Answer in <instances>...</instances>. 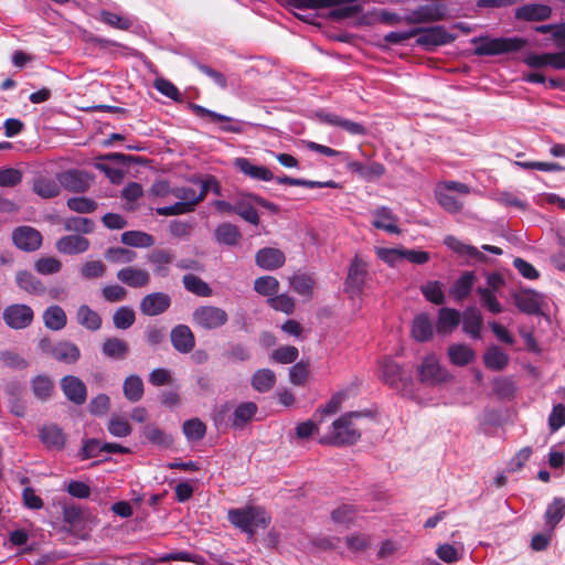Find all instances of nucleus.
<instances>
[{
  "label": "nucleus",
  "mask_w": 565,
  "mask_h": 565,
  "mask_svg": "<svg viewBox=\"0 0 565 565\" xmlns=\"http://www.w3.org/2000/svg\"><path fill=\"white\" fill-rule=\"evenodd\" d=\"M106 259L116 264H130L137 258L136 252L124 247H111L105 253Z\"/></svg>",
  "instance_id": "680f3d73"
},
{
  "label": "nucleus",
  "mask_w": 565,
  "mask_h": 565,
  "mask_svg": "<svg viewBox=\"0 0 565 565\" xmlns=\"http://www.w3.org/2000/svg\"><path fill=\"white\" fill-rule=\"evenodd\" d=\"M445 17V10L438 4H425L414 10H409L404 17L403 21L407 24H420L440 21Z\"/></svg>",
  "instance_id": "9b49d317"
},
{
  "label": "nucleus",
  "mask_w": 565,
  "mask_h": 565,
  "mask_svg": "<svg viewBox=\"0 0 565 565\" xmlns=\"http://www.w3.org/2000/svg\"><path fill=\"white\" fill-rule=\"evenodd\" d=\"M554 39L557 41V46L562 50L556 53H550L548 66L555 70H565V26L554 32Z\"/></svg>",
  "instance_id": "603ef678"
},
{
  "label": "nucleus",
  "mask_w": 565,
  "mask_h": 565,
  "mask_svg": "<svg viewBox=\"0 0 565 565\" xmlns=\"http://www.w3.org/2000/svg\"><path fill=\"white\" fill-rule=\"evenodd\" d=\"M116 277L121 284L134 289L145 288L151 280L148 270L136 266H127L119 269Z\"/></svg>",
  "instance_id": "a211bd4d"
},
{
  "label": "nucleus",
  "mask_w": 565,
  "mask_h": 565,
  "mask_svg": "<svg viewBox=\"0 0 565 565\" xmlns=\"http://www.w3.org/2000/svg\"><path fill=\"white\" fill-rule=\"evenodd\" d=\"M254 289L263 296H273L279 289V282L275 277L263 276L255 280Z\"/></svg>",
  "instance_id": "338daca9"
},
{
  "label": "nucleus",
  "mask_w": 565,
  "mask_h": 565,
  "mask_svg": "<svg viewBox=\"0 0 565 565\" xmlns=\"http://www.w3.org/2000/svg\"><path fill=\"white\" fill-rule=\"evenodd\" d=\"M475 54L479 56H493L511 52H518L526 45V40L513 38H479L473 39Z\"/></svg>",
  "instance_id": "39448f33"
},
{
  "label": "nucleus",
  "mask_w": 565,
  "mask_h": 565,
  "mask_svg": "<svg viewBox=\"0 0 565 565\" xmlns=\"http://www.w3.org/2000/svg\"><path fill=\"white\" fill-rule=\"evenodd\" d=\"M230 522L253 537L258 529H265L269 524L267 513L259 507L232 509L228 511Z\"/></svg>",
  "instance_id": "7ed1b4c3"
},
{
  "label": "nucleus",
  "mask_w": 565,
  "mask_h": 565,
  "mask_svg": "<svg viewBox=\"0 0 565 565\" xmlns=\"http://www.w3.org/2000/svg\"><path fill=\"white\" fill-rule=\"evenodd\" d=\"M171 306V298L166 292H152L145 296L140 301V311L148 317L159 316L166 312Z\"/></svg>",
  "instance_id": "f3484780"
},
{
  "label": "nucleus",
  "mask_w": 565,
  "mask_h": 565,
  "mask_svg": "<svg viewBox=\"0 0 565 565\" xmlns=\"http://www.w3.org/2000/svg\"><path fill=\"white\" fill-rule=\"evenodd\" d=\"M434 334L433 321L427 313L416 316L412 323V335L418 342H426Z\"/></svg>",
  "instance_id": "7c9ffc66"
},
{
  "label": "nucleus",
  "mask_w": 565,
  "mask_h": 565,
  "mask_svg": "<svg viewBox=\"0 0 565 565\" xmlns=\"http://www.w3.org/2000/svg\"><path fill=\"white\" fill-rule=\"evenodd\" d=\"M142 436L156 446L168 448L173 444V438L154 424L143 426Z\"/></svg>",
  "instance_id": "a18cd8bd"
},
{
  "label": "nucleus",
  "mask_w": 565,
  "mask_h": 565,
  "mask_svg": "<svg viewBox=\"0 0 565 565\" xmlns=\"http://www.w3.org/2000/svg\"><path fill=\"white\" fill-rule=\"evenodd\" d=\"M358 512L354 507L342 504L332 511L331 518L339 525L349 526L354 523Z\"/></svg>",
  "instance_id": "13d9d810"
},
{
  "label": "nucleus",
  "mask_w": 565,
  "mask_h": 565,
  "mask_svg": "<svg viewBox=\"0 0 565 565\" xmlns=\"http://www.w3.org/2000/svg\"><path fill=\"white\" fill-rule=\"evenodd\" d=\"M60 182L45 177L36 178L33 182V191L41 198L52 199L60 194Z\"/></svg>",
  "instance_id": "de8ad7c7"
},
{
  "label": "nucleus",
  "mask_w": 565,
  "mask_h": 565,
  "mask_svg": "<svg viewBox=\"0 0 565 565\" xmlns=\"http://www.w3.org/2000/svg\"><path fill=\"white\" fill-rule=\"evenodd\" d=\"M514 303L521 312L539 315L542 309L543 295L533 289L522 290L514 295Z\"/></svg>",
  "instance_id": "aec40b11"
},
{
  "label": "nucleus",
  "mask_w": 565,
  "mask_h": 565,
  "mask_svg": "<svg viewBox=\"0 0 565 565\" xmlns=\"http://www.w3.org/2000/svg\"><path fill=\"white\" fill-rule=\"evenodd\" d=\"M44 326L52 331H60L65 328L67 317L64 309L57 305L47 307L43 312Z\"/></svg>",
  "instance_id": "2f4dec72"
},
{
  "label": "nucleus",
  "mask_w": 565,
  "mask_h": 565,
  "mask_svg": "<svg viewBox=\"0 0 565 565\" xmlns=\"http://www.w3.org/2000/svg\"><path fill=\"white\" fill-rule=\"evenodd\" d=\"M153 268V274L159 277L169 275V266L174 260V254L169 249L156 248L147 257Z\"/></svg>",
  "instance_id": "a878e982"
},
{
  "label": "nucleus",
  "mask_w": 565,
  "mask_h": 565,
  "mask_svg": "<svg viewBox=\"0 0 565 565\" xmlns=\"http://www.w3.org/2000/svg\"><path fill=\"white\" fill-rule=\"evenodd\" d=\"M250 383L255 391L266 393L275 386L276 375L269 369H260L253 374Z\"/></svg>",
  "instance_id": "c03bdc74"
},
{
  "label": "nucleus",
  "mask_w": 565,
  "mask_h": 565,
  "mask_svg": "<svg viewBox=\"0 0 565 565\" xmlns=\"http://www.w3.org/2000/svg\"><path fill=\"white\" fill-rule=\"evenodd\" d=\"M170 340L173 349L181 353L188 354L195 347V337L191 328L186 324H177L170 332Z\"/></svg>",
  "instance_id": "2eb2a0df"
},
{
  "label": "nucleus",
  "mask_w": 565,
  "mask_h": 565,
  "mask_svg": "<svg viewBox=\"0 0 565 565\" xmlns=\"http://www.w3.org/2000/svg\"><path fill=\"white\" fill-rule=\"evenodd\" d=\"M255 262L263 269L275 270L285 264L286 256L278 248L265 247L256 253Z\"/></svg>",
  "instance_id": "4be33fe9"
},
{
  "label": "nucleus",
  "mask_w": 565,
  "mask_h": 565,
  "mask_svg": "<svg viewBox=\"0 0 565 565\" xmlns=\"http://www.w3.org/2000/svg\"><path fill=\"white\" fill-rule=\"evenodd\" d=\"M257 405L254 402H244L236 406L233 413L232 426L242 429L257 413Z\"/></svg>",
  "instance_id": "e433bc0d"
},
{
  "label": "nucleus",
  "mask_w": 565,
  "mask_h": 565,
  "mask_svg": "<svg viewBox=\"0 0 565 565\" xmlns=\"http://www.w3.org/2000/svg\"><path fill=\"white\" fill-rule=\"evenodd\" d=\"M482 317L476 307H468L462 313V329L473 339H480Z\"/></svg>",
  "instance_id": "473e14b6"
},
{
  "label": "nucleus",
  "mask_w": 565,
  "mask_h": 565,
  "mask_svg": "<svg viewBox=\"0 0 565 565\" xmlns=\"http://www.w3.org/2000/svg\"><path fill=\"white\" fill-rule=\"evenodd\" d=\"M366 276V264L359 256H355L350 264L344 288L351 298L362 294Z\"/></svg>",
  "instance_id": "9d476101"
},
{
  "label": "nucleus",
  "mask_w": 565,
  "mask_h": 565,
  "mask_svg": "<svg viewBox=\"0 0 565 565\" xmlns=\"http://www.w3.org/2000/svg\"><path fill=\"white\" fill-rule=\"evenodd\" d=\"M360 417L361 413L359 412H349L343 414L332 423L331 433L327 437L322 438L321 443L333 446L355 444L360 439L361 434L359 429L353 426V419Z\"/></svg>",
  "instance_id": "20e7f679"
},
{
  "label": "nucleus",
  "mask_w": 565,
  "mask_h": 565,
  "mask_svg": "<svg viewBox=\"0 0 565 565\" xmlns=\"http://www.w3.org/2000/svg\"><path fill=\"white\" fill-rule=\"evenodd\" d=\"M470 192L471 189L469 185L454 180L440 181L436 184L434 190L438 204L445 211L452 214L459 213L463 207V203L454 193L468 195Z\"/></svg>",
  "instance_id": "423d86ee"
},
{
  "label": "nucleus",
  "mask_w": 565,
  "mask_h": 565,
  "mask_svg": "<svg viewBox=\"0 0 565 565\" xmlns=\"http://www.w3.org/2000/svg\"><path fill=\"white\" fill-rule=\"evenodd\" d=\"M417 376L422 384L436 386L450 379L449 372L441 366L435 354L426 355L417 366Z\"/></svg>",
  "instance_id": "6e6552de"
},
{
  "label": "nucleus",
  "mask_w": 565,
  "mask_h": 565,
  "mask_svg": "<svg viewBox=\"0 0 565 565\" xmlns=\"http://www.w3.org/2000/svg\"><path fill=\"white\" fill-rule=\"evenodd\" d=\"M56 249L65 255H77L89 248V241L81 235H66L57 239Z\"/></svg>",
  "instance_id": "c85d7f7f"
},
{
  "label": "nucleus",
  "mask_w": 565,
  "mask_h": 565,
  "mask_svg": "<svg viewBox=\"0 0 565 565\" xmlns=\"http://www.w3.org/2000/svg\"><path fill=\"white\" fill-rule=\"evenodd\" d=\"M12 241L19 249L34 252L42 245V235L31 226H19L12 233Z\"/></svg>",
  "instance_id": "ddd939ff"
},
{
  "label": "nucleus",
  "mask_w": 565,
  "mask_h": 565,
  "mask_svg": "<svg viewBox=\"0 0 565 565\" xmlns=\"http://www.w3.org/2000/svg\"><path fill=\"white\" fill-rule=\"evenodd\" d=\"M136 321V313L131 307H119L114 316L113 322L116 329L126 330L130 328Z\"/></svg>",
  "instance_id": "4d7b16f0"
},
{
  "label": "nucleus",
  "mask_w": 565,
  "mask_h": 565,
  "mask_svg": "<svg viewBox=\"0 0 565 565\" xmlns=\"http://www.w3.org/2000/svg\"><path fill=\"white\" fill-rule=\"evenodd\" d=\"M64 227L70 232L89 234L94 231L95 224L90 218L73 216L65 220Z\"/></svg>",
  "instance_id": "bf43d9fd"
},
{
  "label": "nucleus",
  "mask_w": 565,
  "mask_h": 565,
  "mask_svg": "<svg viewBox=\"0 0 565 565\" xmlns=\"http://www.w3.org/2000/svg\"><path fill=\"white\" fill-rule=\"evenodd\" d=\"M15 279L18 286L29 294L42 295L45 291L43 282L30 271H18Z\"/></svg>",
  "instance_id": "a19ab883"
},
{
  "label": "nucleus",
  "mask_w": 565,
  "mask_h": 565,
  "mask_svg": "<svg viewBox=\"0 0 565 565\" xmlns=\"http://www.w3.org/2000/svg\"><path fill=\"white\" fill-rule=\"evenodd\" d=\"M121 243L132 247H150L154 244V237L141 231H127L121 234Z\"/></svg>",
  "instance_id": "3c124183"
},
{
  "label": "nucleus",
  "mask_w": 565,
  "mask_h": 565,
  "mask_svg": "<svg viewBox=\"0 0 565 565\" xmlns=\"http://www.w3.org/2000/svg\"><path fill=\"white\" fill-rule=\"evenodd\" d=\"M483 362L491 371H502L509 363V355L499 347L492 345L486 351Z\"/></svg>",
  "instance_id": "ea45409f"
},
{
  "label": "nucleus",
  "mask_w": 565,
  "mask_h": 565,
  "mask_svg": "<svg viewBox=\"0 0 565 565\" xmlns=\"http://www.w3.org/2000/svg\"><path fill=\"white\" fill-rule=\"evenodd\" d=\"M348 169L356 172L360 177L367 181L381 178L385 173V167L380 162L364 164L359 161H351L348 163Z\"/></svg>",
  "instance_id": "58836bf2"
},
{
  "label": "nucleus",
  "mask_w": 565,
  "mask_h": 565,
  "mask_svg": "<svg viewBox=\"0 0 565 565\" xmlns=\"http://www.w3.org/2000/svg\"><path fill=\"white\" fill-rule=\"evenodd\" d=\"M63 265L53 256L41 257L34 263V269L40 275H54L61 271Z\"/></svg>",
  "instance_id": "052dcab7"
},
{
  "label": "nucleus",
  "mask_w": 565,
  "mask_h": 565,
  "mask_svg": "<svg viewBox=\"0 0 565 565\" xmlns=\"http://www.w3.org/2000/svg\"><path fill=\"white\" fill-rule=\"evenodd\" d=\"M182 282L184 288L199 297H210L212 296V288L201 279L199 276L193 274H186L182 278Z\"/></svg>",
  "instance_id": "8fccbe9b"
},
{
  "label": "nucleus",
  "mask_w": 565,
  "mask_h": 565,
  "mask_svg": "<svg viewBox=\"0 0 565 565\" xmlns=\"http://www.w3.org/2000/svg\"><path fill=\"white\" fill-rule=\"evenodd\" d=\"M52 358L64 364H75L81 359V350L75 343L62 340L52 347Z\"/></svg>",
  "instance_id": "bb28decb"
},
{
  "label": "nucleus",
  "mask_w": 565,
  "mask_h": 565,
  "mask_svg": "<svg viewBox=\"0 0 565 565\" xmlns=\"http://www.w3.org/2000/svg\"><path fill=\"white\" fill-rule=\"evenodd\" d=\"M102 352L108 359L124 360L129 352V345L122 339L107 338L102 345Z\"/></svg>",
  "instance_id": "c9c22d12"
},
{
  "label": "nucleus",
  "mask_w": 565,
  "mask_h": 565,
  "mask_svg": "<svg viewBox=\"0 0 565 565\" xmlns=\"http://www.w3.org/2000/svg\"><path fill=\"white\" fill-rule=\"evenodd\" d=\"M419 29L420 31L417 33L418 38L416 43L427 49L445 45L451 43L455 40V38L449 32H447L443 25Z\"/></svg>",
  "instance_id": "f8f14e48"
},
{
  "label": "nucleus",
  "mask_w": 565,
  "mask_h": 565,
  "mask_svg": "<svg viewBox=\"0 0 565 565\" xmlns=\"http://www.w3.org/2000/svg\"><path fill=\"white\" fill-rule=\"evenodd\" d=\"M2 318L9 328L21 330L32 324L34 319V311L28 305L13 303L4 308Z\"/></svg>",
  "instance_id": "1a4fd4ad"
},
{
  "label": "nucleus",
  "mask_w": 565,
  "mask_h": 565,
  "mask_svg": "<svg viewBox=\"0 0 565 565\" xmlns=\"http://www.w3.org/2000/svg\"><path fill=\"white\" fill-rule=\"evenodd\" d=\"M382 381L394 388L406 385L402 366L391 358H384L379 363Z\"/></svg>",
  "instance_id": "dca6fc26"
},
{
  "label": "nucleus",
  "mask_w": 565,
  "mask_h": 565,
  "mask_svg": "<svg viewBox=\"0 0 565 565\" xmlns=\"http://www.w3.org/2000/svg\"><path fill=\"white\" fill-rule=\"evenodd\" d=\"M60 185L71 192H84L87 190L89 182L86 173L78 170H68L57 175Z\"/></svg>",
  "instance_id": "5701e85b"
},
{
  "label": "nucleus",
  "mask_w": 565,
  "mask_h": 565,
  "mask_svg": "<svg viewBox=\"0 0 565 565\" xmlns=\"http://www.w3.org/2000/svg\"><path fill=\"white\" fill-rule=\"evenodd\" d=\"M99 20L109 25L110 28L127 31L132 24L134 20L126 15H120L108 10H102L99 12Z\"/></svg>",
  "instance_id": "5fc2aeb1"
},
{
  "label": "nucleus",
  "mask_w": 565,
  "mask_h": 565,
  "mask_svg": "<svg viewBox=\"0 0 565 565\" xmlns=\"http://www.w3.org/2000/svg\"><path fill=\"white\" fill-rule=\"evenodd\" d=\"M108 431L119 438L127 437L131 434L132 428L127 419L119 417V416H113L109 419V423L107 425Z\"/></svg>",
  "instance_id": "774afa93"
},
{
  "label": "nucleus",
  "mask_w": 565,
  "mask_h": 565,
  "mask_svg": "<svg viewBox=\"0 0 565 565\" xmlns=\"http://www.w3.org/2000/svg\"><path fill=\"white\" fill-rule=\"evenodd\" d=\"M444 244L460 256H467L481 262L486 260V256L477 247L465 244L452 235L446 236Z\"/></svg>",
  "instance_id": "72a5a7b5"
},
{
  "label": "nucleus",
  "mask_w": 565,
  "mask_h": 565,
  "mask_svg": "<svg viewBox=\"0 0 565 565\" xmlns=\"http://www.w3.org/2000/svg\"><path fill=\"white\" fill-rule=\"evenodd\" d=\"M448 358L456 366H466L476 358V352L467 344L456 343L448 348Z\"/></svg>",
  "instance_id": "f704fd0d"
},
{
  "label": "nucleus",
  "mask_w": 565,
  "mask_h": 565,
  "mask_svg": "<svg viewBox=\"0 0 565 565\" xmlns=\"http://www.w3.org/2000/svg\"><path fill=\"white\" fill-rule=\"evenodd\" d=\"M125 397L132 403L139 402L143 396V382L139 375L127 376L122 384Z\"/></svg>",
  "instance_id": "49530a36"
},
{
  "label": "nucleus",
  "mask_w": 565,
  "mask_h": 565,
  "mask_svg": "<svg viewBox=\"0 0 565 565\" xmlns=\"http://www.w3.org/2000/svg\"><path fill=\"white\" fill-rule=\"evenodd\" d=\"M61 390L65 397L75 405H83L87 398L85 383L75 375H65L60 382Z\"/></svg>",
  "instance_id": "4468645a"
},
{
  "label": "nucleus",
  "mask_w": 565,
  "mask_h": 565,
  "mask_svg": "<svg viewBox=\"0 0 565 565\" xmlns=\"http://www.w3.org/2000/svg\"><path fill=\"white\" fill-rule=\"evenodd\" d=\"M31 388L38 399L46 401L53 393L54 383L46 375H38L32 379Z\"/></svg>",
  "instance_id": "864d4df0"
},
{
  "label": "nucleus",
  "mask_w": 565,
  "mask_h": 565,
  "mask_svg": "<svg viewBox=\"0 0 565 565\" xmlns=\"http://www.w3.org/2000/svg\"><path fill=\"white\" fill-rule=\"evenodd\" d=\"M227 321V312L216 306H199L192 312V323L204 331L221 329Z\"/></svg>",
  "instance_id": "0eeeda50"
},
{
  "label": "nucleus",
  "mask_w": 565,
  "mask_h": 565,
  "mask_svg": "<svg viewBox=\"0 0 565 565\" xmlns=\"http://www.w3.org/2000/svg\"><path fill=\"white\" fill-rule=\"evenodd\" d=\"M106 270L107 267L102 260H88L81 266L79 276L85 280L98 279L105 276Z\"/></svg>",
  "instance_id": "6e6d98bb"
},
{
  "label": "nucleus",
  "mask_w": 565,
  "mask_h": 565,
  "mask_svg": "<svg viewBox=\"0 0 565 565\" xmlns=\"http://www.w3.org/2000/svg\"><path fill=\"white\" fill-rule=\"evenodd\" d=\"M552 15V8L543 3H527L515 10V18L523 21H545Z\"/></svg>",
  "instance_id": "393cba45"
},
{
  "label": "nucleus",
  "mask_w": 565,
  "mask_h": 565,
  "mask_svg": "<svg viewBox=\"0 0 565 565\" xmlns=\"http://www.w3.org/2000/svg\"><path fill=\"white\" fill-rule=\"evenodd\" d=\"M286 3L299 10H319L333 8L329 15L333 20L353 17L359 11L358 0H285Z\"/></svg>",
  "instance_id": "f03ea898"
},
{
  "label": "nucleus",
  "mask_w": 565,
  "mask_h": 565,
  "mask_svg": "<svg viewBox=\"0 0 565 565\" xmlns=\"http://www.w3.org/2000/svg\"><path fill=\"white\" fill-rule=\"evenodd\" d=\"M476 280L473 271H465L451 286L449 292L455 300L461 301L468 297Z\"/></svg>",
  "instance_id": "4c0bfd02"
},
{
  "label": "nucleus",
  "mask_w": 565,
  "mask_h": 565,
  "mask_svg": "<svg viewBox=\"0 0 565 565\" xmlns=\"http://www.w3.org/2000/svg\"><path fill=\"white\" fill-rule=\"evenodd\" d=\"M318 117L320 120L327 125L339 127L353 136H365L367 134V129L361 122H356L350 119H345L339 115L332 113H318Z\"/></svg>",
  "instance_id": "412c9836"
},
{
  "label": "nucleus",
  "mask_w": 565,
  "mask_h": 565,
  "mask_svg": "<svg viewBox=\"0 0 565 565\" xmlns=\"http://www.w3.org/2000/svg\"><path fill=\"white\" fill-rule=\"evenodd\" d=\"M153 87L160 92L162 95L174 102L182 100V94L178 89V87L167 78H156L153 82Z\"/></svg>",
  "instance_id": "69168bd1"
},
{
  "label": "nucleus",
  "mask_w": 565,
  "mask_h": 565,
  "mask_svg": "<svg viewBox=\"0 0 565 565\" xmlns=\"http://www.w3.org/2000/svg\"><path fill=\"white\" fill-rule=\"evenodd\" d=\"M460 322V313L456 309L441 308L438 311L436 330L439 334L451 333Z\"/></svg>",
  "instance_id": "c756f323"
},
{
  "label": "nucleus",
  "mask_w": 565,
  "mask_h": 565,
  "mask_svg": "<svg viewBox=\"0 0 565 565\" xmlns=\"http://www.w3.org/2000/svg\"><path fill=\"white\" fill-rule=\"evenodd\" d=\"M242 234L236 225L222 223L215 230V239L220 244L235 246L238 244Z\"/></svg>",
  "instance_id": "37998d69"
},
{
  "label": "nucleus",
  "mask_w": 565,
  "mask_h": 565,
  "mask_svg": "<svg viewBox=\"0 0 565 565\" xmlns=\"http://www.w3.org/2000/svg\"><path fill=\"white\" fill-rule=\"evenodd\" d=\"M477 292L480 296L481 305L491 313H500L503 311V307L498 301L495 292H492L491 289L478 287Z\"/></svg>",
  "instance_id": "0e129e2a"
},
{
  "label": "nucleus",
  "mask_w": 565,
  "mask_h": 565,
  "mask_svg": "<svg viewBox=\"0 0 565 565\" xmlns=\"http://www.w3.org/2000/svg\"><path fill=\"white\" fill-rule=\"evenodd\" d=\"M182 428L189 440H201L206 431L205 424L199 418L185 420Z\"/></svg>",
  "instance_id": "e2e57ef3"
},
{
  "label": "nucleus",
  "mask_w": 565,
  "mask_h": 565,
  "mask_svg": "<svg viewBox=\"0 0 565 565\" xmlns=\"http://www.w3.org/2000/svg\"><path fill=\"white\" fill-rule=\"evenodd\" d=\"M39 438L42 444L52 451H61L66 445V435L56 424L42 426L39 430Z\"/></svg>",
  "instance_id": "6ab92c4d"
},
{
  "label": "nucleus",
  "mask_w": 565,
  "mask_h": 565,
  "mask_svg": "<svg viewBox=\"0 0 565 565\" xmlns=\"http://www.w3.org/2000/svg\"><path fill=\"white\" fill-rule=\"evenodd\" d=\"M372 225L377 230H383L390 234H399L401 230L397 226V217L393 214L392 210L387 206H380L373 211Z\"/></svg>",
  "instance_id": "cd10ccee"
},
{
  "label": "nucleus",
  "mask_w": 565,
  "mask_h": 565,
  "mask_svg": "<svg viewBox=\"0 0 565 565\" xmlns=\"http://www.w3.org/2000/svg\"><path fill=\"white\" fill-rule=\"evenodd\" d=\"M565 515V499L555 498L551 504H548L544 519L545 524L550 532H553L555 526L561 522Z\"/></svg>",
  "instance_id": "79ce46f5"
},
{
  "label": "nucleus",
  "mask_w": 565,
  "mask_h": 565,
  "mask_svg": "<svg viewBox=\"0 0 565 565\" xmlns=\"http://www.w3.org/2000/svg\"><path fill=\"white\" fill-rule=\"evenodd\" d=\"M77 321L81 326L90 331H97L102 327L100 316L87 305L79 306L77 310Z\"/></svg>",
  "instance_id": "09e8293b"
},
{
  "label": "nucleus",
  "mask_w": 565,
  "mask_h": 565,
  "mask_svg": "<svg viewBox=\"0 0 565 565\" xmlns=\"http://www.w3.org/2000/svg\"><path fill=\"white\" fill-rule=\"evenodd\" d=\"M207 190V182L201 183L199 189L191 186L173 188L172 195L180 201L169 206L158 207L156 212L161 216L180 215L192 212L195 205L204 200Z\"/></svg>",
  "instance_id": "f257e3e1"
},
{
  "label": "nucleus",
  "mask_w": 565,
  "mask_h": 565,
  "mask_svg": "<svg viewBox=\"0 0 565 565\" xmlns=\"http://www.w3.org/2000/svg\"><path fill=\"white\" fill-rule=\"evenodd\" d=\"M234 166L246 177L259 181H273L274 173L265 166H256L247 158H236Z\"/></svg>",
  "instance_id": "b1692460"
}]
</instances>
